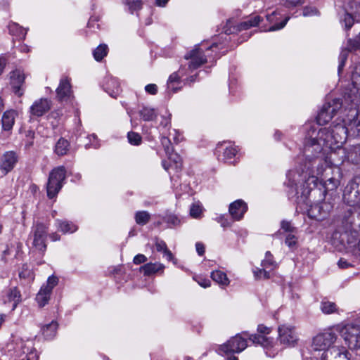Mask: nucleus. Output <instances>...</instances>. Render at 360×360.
<instances>
[{"mask_svg":"<svg viewBox=\"0 0 360 360\" xmlns=\"http://www.w3.org/2000/svg\"><path fill=\"white\" fill-rule=\"evenodd\" d=\"M330 132V126L319 129L311 127L308 132L309 140L305 145V152L315 150L316 153H321L324 148H329L332 152L335 151L337 155L338 150L335 148L333 137L328 135V134H331Z\"/></svg>","mask_w":360,"mask_h":360,"instance_id":"1","label":"nucleus"},{"mask_svg":"<svg viewBox=\"0 0 360 360\" xmlns=\"http://www.w3.org/2000/svg\"><path fill=\"white\" fill-rule=\"evenodd\" d=\"M330 127L331 134H328V135L333 137L335 148L338 150V154H342V155L340 158L337 159L336 152H331L328 157L329 162L333 165L338 166L341 165L346 159L349 160L352 158V155L349 153L347 154L345 149L342 148V145L345 142L347 136H349V130H347L346 123L345 124L338 123L330 126Z\"/></svg>","mask_w":360,"mask_h":360,"instance_id":"2","label":"nucleus"},{"mask_svg":"<svg viewBox=\"0 0 360 360\" xmlns=\"http://www.w3.org/2000/svg\"><path fill=\"white\" fill-rule=\"evenodd\" d=\"M213 48H217V45L213 44L211 46L204 49L200 45H196L192 50L184 56L186 60H189L188 68L195 70L201 65L208 62V60L212 58L210 52Z\"/></svg>","mask_w":360,"mask_h":360,"instance_id":"3","label":"nucleus"},{"mask_svg":"<svg viewBox=\"0 0 360 360\" xmlns=\"http://www.w3.org/2000/svg\"><path fill=\"white\" fill-rule=\"evenodd\" d=\"M66 177V170L63 166H59L50 172L46 186L47 195L49 198H53L63 187Z\"/></svg>","mask_w":360,"mask_h":360,"instance_id":"4","label":"nucleus"},{"mask_svg":"<svg viewBox=\"0 0 360 360\" xmlns=\"http://www.w3.org/2000/svg\"><path fill=\"white\" fill-rule=\"evenodd\" d=\"M341 335L349 348L360 355V326L347 324L342 329Z\"/></svg>","mask_w":360,"mask_h":360,"instance_id":"5","label":"nucleus"},{"mask_svg":"<svg viewBox=\"0 0 360 360\" xmlns=\"http://www.w3.org/2000/svg\"><path fill=\"white\" fill-rule=\"evenodd\" d=\"M343 200L349 206L360 204V176H354L345 186Z\"/></svg>","mask_w":360,"mask_h":360,"instance_id":"6","label":"nucleus"},{"mask_svg":"<svg viewBox=\"0 0 360 360\" xmlns=\"http://www.w3.org/2000/svg\"><path fill=\"white\" fill-rule=\"evenodd\" d=\"M248 347L246 338L242 337L241 334L231 337L226 342L221 345L219 352L221 354H231L240 353Z\"/></svg>","mask_w":360,"mask_h":360,"instance_id":"7","label":"nucleus"},{"mask_svg":"<svg viewBox=\"0 0 360 360\" xmlns=\"http://www.w3.org/2000/svg\"><path fill=\"white\" fill-rule=\"evenodd\" d=\"M48 229V225L41 222H37L32 227L31 232L33 237L32 247L42 253L46 250V242Z\"/></svg>","mask_w":360,"mask_h":360,"instance_id":"8","label":"nucleus"},{"mask_svg":"<svg viewBox=\"0 0 360 360\" xmlns=\"http://www.w3.org/2000/svg\"><path fill=\"white\" fill-rule=\"evenodd\" d=\"M342 103L340 98L333 99L326 103L316 117L318 124L323 125L328 122L342 108Z\"/></svg>","mask_w":360,"mask_h":360,"instance_id":"9","label":"nucleus"},{"mask_svg":"<svg viewBox=\"0 0 360 360\" xmlns=\"http://www.w3.org/2000/svg\"><path fill=\"white\" fill-rule=\"evenodd\" d=\"M278 333V340L285 347H294L299 340L295 328L290 324L279 326Z\"/></svg>","mask_w":360,"mask_h":360,"instance_id":"10","label":"nucleus"},{"mask_svg":"<svg viewBox=\"0 0 360 360\" xmlns=\"http://www.w3.org/2000/svg\"><path fill=\"white\" fill-rule=\"evenodd\" d=\"M352 87L345 93L344 100L354 105L360 103V73L354 72L352 76Z\"/></svg>","mask_w":360,"mask_h":360,"instance_id":"11","label":"nucleus"},{"mask_svg":"<svg viewBox=\"0 0 360 360\" xmlns=\"http://www.w3.org/2000/svg\"><path fill=\"white\" fill-rule=\"evenodd\" d=\"M337 338L335 333L332 331H326L318 334L313 339L312 346L315 350H326L330 348Z\"/></svg>","mask_w":360,"mask_h":360,"instance_id":"12","label":"nucleus"},{"mask_svg":"<svg viewBox=\"0 0 360 360\" xmlns=\"http://www.w3.org/2000/svg\"><path fill=\"white\" fill-rule=\"evenodd\" d=\"M333 210V205L328 202H321L310 207L308 216L318 221L323 220Z\"/></svg>","mask_w":360,"mask_h":360,"instance_id":"13","label":"nucleus"},{"mask_svg":"<svg viewBox=\"0 0 360 360\" xmlns=\"http://www.w3.org/2000/svg\"><path fill=\"white\" fill-rule=\"evenodd\" d=\"M257 331L260 333V335H250L249 336V340L254 344L260 345L264 347H271L273 345L272 340H270L264 335L265 334H269L271 331V329L261 324L258 326Z\"/></svg>","mask_w":360,"mask_h":360,"instance_id":"14","label":"nucleus"},{"mask_svg":"<svg viewBox=\"0 0 360 360\" xmlns=\"http://www.w3.org/2000/svg\"><path fill=\"white\" fill-rule=\"evenodd\" d=\"M321 360H349L347 350L343 347L333 346L322 354Z\"/></svg>","mask_w":360,"mask_h":360,"instance_id":"15","label":"nucleus"},{"mask_svg":"<svg viewBox=\"0 0 360 360\" xmlns=\"http://www.w3.org/2000/svg\"><path fill=\"white\" fill-rule=\"evenodd\" d=\"M104 91L111 97L116 98L122 92L120 82L118 79L112 76H106L102 84Z\"/></svg>","mask_w":360,"mask_h":360,"instance_id":"16","label":"nucleus"},{"mask_svg":"<svg viewBox=\"0 0 360 360\" xmlns=\"http://www.w3.org/2000/svg\"><path fill=\"white\" fill-rule=\"evenodd\" d=\"M18 160V157L14 151L6 152L2 158L0 165V169L4 174H8L11 172L16 165Z\"/></svg>","mask_w":360,"mask_h":360,"instance_id":"17","label":"nucleus"},{"mask_svg":"<svg viewBox=\"0 0 360 360\" xmlns=\"http://www.w3.org/2000/svg\"><path fill=\"white\" fill-rule=\"evenodd\" d=\"M51 102L47 98H39L35 101L30 108L32 116L41 117L51 108Z\"/></svg>","mask_w":360,"mask_h":360,"instance_id":"18","label":"nucleus"},{"mask_svg":"<svg viewBox=\"0 0 360 360\" xmlns=\"http://www.w3.org/2000/svg\"><path fill=\"white\" fill-rule=\"evenodd\" d=\"M57 98L60 101H68L72 96L70 79L67 77H63L58 88L56 89Z\"/></svg>","mask_w":360,"mask_h":360,"instance_id":"19","label":"nucleus"},{"mask_svg":"<svg viewBox=\"0 0 360 360\" xmlns=\"http://www.w3.org/2000/svg\"><path fill=\"white\" fill-rule=\"evenodd\" d=\"M248 210L247 205L242 200H238L229 206V213L235 220H240Z\"/></svg>","mask_w":360,"mask_h":360,"instance_id":"20","label":"nucleus"},{"mask_svg":"<svg viewBox=\"0 0 360 360\" xmlns=\"http://www.w3.org/2000/svg\"><path fill=\"white\" fill-rule=\"evenodd\" d=\"M25 81V75L20 70H15L11 73V84L14 89V92L19 96L22 95L20 90L21 86Z\"/></svg>","mask_w":360,"mask_h":360,"instance_id":"21","label":"nucleus"},{"mask_svg":"<svg viewBox=\"0 0 360 360\" xmlns=\"http://www.w3.org/2000/svg\"><path fill=\"white\" fill-rule=\"evenodd\" d=\"M345 123L349 136H360V112H356L352 119L347 118Z\"/></svg>","mask_w":360,"mask_h":360,"instance_id":"22","label":"nucleus"},{"mask_svg":"<svg viewBox=\"0 0 360 360\" xmlns=\"http://www.w3.org/2000/svg\"><path fill=\"white\" fill-rule=\"evenodd\" d=\"M180 89V74L179 71L171 74L167 82V93L172 94L176 93Z\"/></svg>","mask_w":360,"mask_h":360,"instance_id":"23","label":"nucleus"},{"mask_svg":"<svg viewBox=\"0 0 360 360\" xmlns=\"http://www.w3.org/2000/svg\"><path fill=\"white\" fill-rule=\"evenodd\" d=\"M17 115V112L14 110H7L4 113L1 119L4 130L9 131L13 128Z\"/></svg>","mask_w":360,"mask_h":360,"instance_id":"24","label":"nucleus"},{"mask_svg":"<svg viewBox=\"0 0 360 360\" xmlns=\"http://www.w3.org/2000/svg\"><path fill=\"white\" fill-rule=\"evenodd\" d=\"M4 301L5 302H13L12 310H14L21 302V293L20 290L16 287L9 288L6 292Z\"/></svg>","mask_w":360,"mask_h":360,"instance_id":"25","label":"nucleus"},{"mask_svg":"<svg viewBox=\"0 0 360 360\" xmlns=\"http://www.w3.org/2000/svg\"><path fill=\"white\" fill-rule=\"evenodd\" d=\"M218 153L223 151V160L225 162H231V160L236 156L237 153V149L233 146H225L221 144L217 148Z\"/></svg>","mask_w":360,"mask_h":360,"instance_id":"26","label":"nucleus"},{"mask_svg":"<svg viewBox=\"0 0 360 360\" xmlns=\"http://www.w3.org/2000/svg\"><path fill=\"white\" fill-rule=\"evenodd\" d=\"M308 163H306L305 168L307 170H310L311 172H315V169L317 171V174H319L322 172V168L319 169L323 158L317 155L313 158H310L309 155H307Z\"/></svg>","mask_w":360,"mask_h":360,"instance_id":"27","label":"nucleus"},{"mask_svg":"<svg viewBox=\"0 0 360 360\" xmlns=\"http://www.w3.org/2000/svg\"><path fill=\"white\" fill-rule=\"evenodd\" d=\"M354 22H360V6L359 11H356L354 15L347 12L345 13L344 18L342 19V22L344 23L346 32H348L352 27Z\"/></svg>","mask_w":360,"mask_h":360,"instance_id":"28","label":"nucleus"},{"mask_svg":"<svg viewBox=\"0 0 360 360\" xmlns=\"http://www.w3.org/2000/svg\"><path fill=\"white\" fill-rule=\"evenodd\" d=\"M56 224L58 229L63 233H72L77 230V226L71 221L57 219Z\"/></svg>","mask_w":360,"mask_h":360,"instance_id":"29","label":"nucleus"},{"mask_svg":"<svg viewBox=\"0 0 360 360\" xmlns=\"http://www.w3.org/2000/svg\"><path fill=\"white\" fill-rule=\"evenodd\" d=\"M57 328V322L53 321L50 323L44 326L41 328V332L46 340H52L56 335Z\"/></svg>","mask_w":360,"mask_h":360,"instance_id":"30","label":"nucleus"},{"mask_svg":"<svg viewBox=\"0 0 360 360\" xmlns=\"http://www.w3.org/2000/svg\"><path fill=\"white\" fill-rule=\"evenodd\" d=\"M262 18L259 15L251 17L249 20L240 22L237 26V31L246 30L250 27H255L259 25Z\"/></svg>","mask_w":360,"mask_h":360,"instance_id":"31","label":"nucleus"},{"mask_svg":"<svg viewBox=\"0 0 360 360\" xmlns=\"http://www.w3.org/2000/svg\"><path fill=\"white\" fill-rule=\"evenodd\" d=\"M163 269L164 266L160 263H148L140 268L141 271L147 276L162 271Z\"/></svg>","mask_w":360,"mask_h":360,"instance_id":"32","label":"nucleus"},{"mask_svg":"<svg viewBox=\"0 0 360 360\" xmlns=\"http://www.w3.org/2000/svg\"><path fill=\"white\" fill-rule=\"evenodd\" d=\"M70 149V143L68 140L60 138L55 146V153L59 155L63 156L68 153Z\"/></svg>","mask_w":360,"mask_h":360,"instance_id":"33","label":"nucleus"},{"mask_svg":"<svg viewBox=\"0 0 360 360\" xmlns=\"http://www.w3.org/2000/svg\"><path fill=\"white\" fill-rule=\"evenodd\" d=\"M11 34L15 36L19 39H24L27 34L26 30L18 23L12 22L8 26Z\"/></svg>","mask_w":360,"mask_h":360,"instance_id":"34","label":"nucleus"},{"mask_svg":"<svg viewBox=\"0 0 360 360\" xmlns=\"http://www.w3.org/2000/svg\"><path fill=\"white\" fill-rule=\"evenodd\" d=\"M139 115L144 121H152L157 117L155 110L147 106L142 107L139 110Z\"/></svg>","mask_w":360,"mask_h":360,"instance_id":"35","label":"nucleus"},{"mask_svg":"<svg viewBox=\"0 0 360 360\" xmlns=\"http://www.w3.org/2000/svg\"><path fill=\"white\" fill-rule=\"evenodd\" d=\"M212 279L221 285L227 286L229 284V280L226 274L221 271H214L211 274Z\"/></svg>","mask_w":360,"mask_h":360,"instance_id":"36","label":"nucleus"},{"mask_svg":"<svg viewBox=\"0 0 360 360\" xmlns=\"http://www.w3.org/2000/svg\"><path fill=\"white\" fill-rule=\"evenodd\" d=\"M51 293L50 292H46V290L44 288H41L36 296V301L40 307L45 306L48 303Z\"/></svg>","mask_w":360,"mask_h":360,"instance_id":"37","label":"nucleus"},{"mask_svg":"<svg viewBox=\"0 0 360 360\" xmlns=\"http://www.w3.org/2000/svg\"><path fill=\"white\" fill-rule=\"evenodd\" d=\"M155 248L158 252H162L166 259L171 261L173 259L172 253L167 249L166 243L162 240H158L155 243Z\"/></svg>","mask_w":360,"mask_h":360,"instance_id":"38","label":"nucleus"},{"mask_svg":"<svg viewBox=\"0 0 360 360\" xmlns=\"http://www.w3.org/2000/svg\"><path fill=\"white\" fill-rule=\"evenodd\" d=\"M290 233H297V229L292 226L290 221L283 220L281 223V230L276 234L285 235Z\"/></svg>","mask_w":360,"mask_h":360,"instance_id":"39","label":"nucleus"},{"mask_svg":"<svg viewBox=\"0 0 360 360\" xmlns=\"http://www.w3.org/2000/svg\"><path fill=\"white\" fill-rule=\"evenodd\" d=\"M108 48L106 44H100L93 51V56L96 60L101 61L108 53Z\"/></svg>","mask_w":360,"mask_h":360,"instance_id":"40","label":"nucleus"},{"mask_svg":"<svg viewBox=\"0 0 360 360\" xmlns=\"http://www.w3.org/2000/svg\"><path fill=\"white\" fill-rule=\"evenodd\" d=\"M360 49V32L354 37L347 39V52L355 51Z\"/></svg>","mask_w":360,"mask_h":360,"instance_id":"41","label":"nucleus"},{"mask_svg":"<svg viewBox=\"0 0 360 360\" xmlns=\"http://www.w3.org/2000/svg\"><path fill=\"white\" fill-rule=\"evenodd\" d=\"M321 309L323 313L330 314L337 311V306L334 302L323 300L321 303Z\"/></svg>","mask_w":360,"mask_h":360,"instance_id":"42","label":"nucleus"},{"mask_svg":"<svg viewBox=\"0 0 360 360\" xmlns=\"http://www.w3.org/2000/svg\"><path fill=\"white\" fill-rule=\"evenodd\" d=\"M150 214L146 211H139L135 214L136 222L139 225L146 224L150 219Z\"/></svg>","mask_w":360,"mask_h":360,"instance_id":"43","label":"nucleus"},{"mask_svg":"<svg viewBox=\"0 0 360 360\" xmlns=\"http://www.w3.org/2000/svg\"><path fill=\"white\" fill-rule=\"evenodd\" d=\"M203 208L200 202L193 203L190 208V215L193 218L198 219L202 215Z\"/></svg>","mask_w":360,"mask_h":360,"instance_id":"44","label":"nucleus"},{"mask_svg":"<svg viewBox=\"0 0 360 360\" xmlns=\"http://www.w3.org/2000/svg\"><path fill=\"white\" fill-rule=\"evenodd\" d=\"M169 167H166L165 165V168L166 170H169L170 169H178L179 165V160H180V157L178 155L177 153H169Z\"/></svg>","mask_w":360,"mask_h":360,"instance_id":"45","label":"nucleus"},{"mask_svg":"<svg viewBox=\"0 0 360 360\" xmlns=\"http://www.w3.org/2000/svg\"><path fill=\"white\" fill-rule=\"evenodd\" d=\"M124 4L129 7L131 13L140 10L142 8V0H124Z\"/></svg>","mask_w":360,"mask_h":360,"instance_id":"46","label":"nucleus"},{"mask_svg":"<svg viewBox=\"0 0 360 360\" xmlns=\"http://www.w3.org/2000/svg\"><path fill=\"white\" fill-rule=\"evenodd\" d=\"M253 272L256 278L269 279L272 275L271 272L265 267H263L262 269L257 268Z\"/></svg>","mask_w":360,"mask_h":360,"instance_id":"47","label":"nucleus"},{"mask_svg":"<svg viewBox=\"0 0 360 360\" xmlns=\"http://www.w3.org/2000/svg\"><path fill=\"white\" fill-rule=\"evenodd\" d=\"M281 2L284 7L288 9H292L302 6L305 4V0H281Z\"/></svg>","mask_w":360,"mask_h":360,"instance_id":"48","label":"nucleus"},{"mask_svg":"<svg viewBox=\"0 0 360 360\" xmlns=\"http://www.w3.org/2000/svg\"><path fill=\"white\" fill-rule=\"evenodd\" d=\"M127 139L129 143L134 146H139L141 143L142 141V138L141 135L134 131L128 132Z\"/></svg>","mask_w":360,"mask_h":360,"instance_id":"49","label":"nucleus"},{"mask_svg":"<svg viewBox=\"0 0 360 360\" xmlns=\"http://www.w3.org/2000/svg\"><path fill=\"white\" fill-rule=\"evenodd\" d=\"M296 233H290L285 234V243L290 248H294L297 243V237L295 236Z\"/></svg>","mask_w":360,"mask_h":360,"instance_id":"50","label":"nucleus"},{"mask_svg":"<svg viewBox=\"0 0 360 360\" xmlns=\"http://www.w3.org/2000/svg\"><path fill=\"white\" fill-rule=\"evenodd\" d=\"M58 278L56 276H51L48 278L46 284L41 288L46 290V292H52L53 288L58 284Z\"/></svg>","mask_w":360,"mask_h":360,"instance_id":"51","label":"nucleus"},{"mask_svg":"<svg viewBox=\"0 0 360 360\" xmlns=\"http://www.w3.org/2000/svg\"><path fill=\"white\" fill-rule=\"evenodd\" d=\"M262 267H265L271 272L276 268V263L274 260V258H265L262 262Z\"/></svg>","mask_w":360,"mask_h":360,"instance_id":"52","label":"nucleus"},{"mask_svg":"<svg viewBox=\"0 0 360 360\" xmlns=\"http://www.w3.org/2000/svg\"><path fill=\"white\" fill-rule=\"evenodd\" d=\"M194 280L202 288H206L210 286L211 281L202 276H195Z\"/></svg>","mask_w":360,"mask_h":360,"instance_id":"53","label":"nucleus"},{"mask_svg":"<svg viewBox=\"0 0 360 360\" xmlns=\"http://www.w3.org/2000/svg\"><path fill=\"white\" fill-rule=\"evenodd\" d=\"M290 19V17H286L282 22H281L280 23L278 24H275L272 26H271L268 31L269 32H273V31H276V30H281L282 28H283L285 25L287 24L288 21Z\"/></svg>","mask_w":360,"mask_h":360,"instance_id":"54","label":"nucleus"},{"mask_svg":"<svg viewBox=\"0 0 360 360\" xmlns=\"http://www.w3.org/2000/svg\"><path fill=\"white\" fill-rule=\"evenodd\" d=\"M318 14H319V11L315 7L305 6L303 8V15L304 16L315 15H318Z\"/></svg>","mask_w":360,"mask_h":360,"instance_id":"55","label":"nucleus"},{"mask_svg":"<svg viewBox=\"0 0 360 360\" xmlns=\"http://www.w3.org/2000/svg\"><path fill=\"white\" fill-rule=\"evenodd\" d=\"M347 51L343 50L340 53V64H339V66H338V72H340L341 70L345 66V60H347Z\"/></svg>","mask_w":360,"mask_h":360,"instance_id":"56","label":"nucleus"},{"mask_svg":"<svg viewBox=\"0 0 360 360\" xmlns=\"http://www.w3.org/2000/svg\"><path fill=\"white\" fill-rule=\"evenodd\" d=\"M145 90L151 95H155L158 93V86L155 84H150L145 86Z\"/></svg>","mask_w":360,"mask_h":360,"instance_id":"57","label":"nucleus"},{"mask_svg":"<svg viewBox=\"0 0 360 360\" xmlns=\"http://www.w3.org/2000/svg\"><path fill=\"white\" fill-rule=\"evenodd\" d=\"M146 261H147V257L144 255H142V254H139V255H136L133 260V262L135 264H140L146 262Z\"/></svg>","mask_w":360,"mask_h":360,"instance_id":"58","label":"nucleus"},{"mask_svg":"<svg viewBox=\"0 0 360 360\" xmlns=\"http://www.w3.org/2000/svg\"><path fill=\"white\" fill-rule=\"evenodd\" d=\"M356 1V0H345V3L348 4L350 9L352 10L354 8V6H355L357 11H359L360 4L357 3Z\"/></svg>","mask_w":360,"mask_h":360,"instance_id":"59","label":"nucleus"},{"mask_svg":"<svg viewBox=\"0 0 360 360\" xmlns=\"http://www.w3.org/2000/svg\"><path fill=\"white\" fill-rule=\"evenodd\" d=\"M196 251L199 255H203L205 253V245L200 242L195 244Z\"/></svg>","mask_w":360,"mask_h":360,"instance_id":"60","label":"nucleus"},{"mask_svg":"<svg viewBox=\"0 0 360 360\" xmlns=\"http://www.w3.org/2000/svg\"><path fill=\"white\" fill-rule=\"evenodd\" d=\"M338 265L341 269H346L350 266L347 261L343 259H340L338 261Z\"/></svg>","mask_w":360,"mask_h":360,"instance_id":"61","label":"nucleus"},{"mask_svg":"<svg viewBox=\"0 0 360 360\" xmlns=\"http://www.w3.org/2000/svg\"><path fill=\"white\" fill-rule=\"evenodd\" d=\"M169 0H155V5L158 7L164 8Z\"/></svg>","mask_w":360,"mask_h":360,"instance_id":"62","label":"nucleus"},{"mask_svg":"<svg viewBox=\"0 0 360 360\" xmlns=\"http://www.w3.org/2000/svg\"><path fill=\"white\" fill-rule=\"evenodd\" d=\"M218 221L221 223L223 227H229L231 226V223L226 219H224V217H220Z\"/></svg>","mask_w":360,"mask_h":360,"instance_id":"63","label":"nucleus"},{"mask_svg":"<svg viewBox=\"0 0 360 360\" xmlns=\"http://www.w3.org/2000/svg\"><path fill=\"white\" fill-rule=\"evenodd\" d=\"M50 238L53 240V241H57V240H59L60 237V236L56 233H53L51 234H50Z\"/></svg>","mask_w":360,"mask_h":360,"instance_id":"64","label":"nucleus"}]
</instances>
